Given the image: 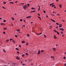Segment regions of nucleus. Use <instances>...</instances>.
I'll list each match as a JSON object with an SVG mask.
<instances>
[{
	"label": "nucleus",
	"instance_id": "nucleus-1",
	"mask_svg": "<svg viewBox=\"0 0 66 66\" xmlns=\"http://www.w3.org/2000/svg\"><path fill=\"white\" fill-rule=\"evenodd\" d=\"M26 6H27V5H24V6H23V8L24 9V10H26V9H27Z\"/></svg>",
	"mask_w": 66,
	"mask_h": 66
},
{
	"label": "nucleus",
	"instance_id": "nucleus-2",
	"mask_svg": "<svg viewBox=\"0 0 66 66\" xmlns=\"http://www.w3.org/2000/svg\"><path fill=\"white\" fill-rule=\"evenodd\" d=\"M32 17V16L31 15H30L29 16H28L26 17V18H30L31 17Z\"/></svg>",
	"mask_w": 66,
	"mask_h": 66
},
{
	"label": "nucleus",
	"instance_id": "nucleus-3",
	"mask_svg": "<svg viewBox=\"0 0 66 66\" xmlns=\"http://www.w3.org/2000/svg\"><path fill=\"white\" fill-rule=\"evenodd\" d=\"M62 24H59V27L60 28H61V27H62Z\"/></svg>",
	"mask_w": 66,
	"mask_h": 66
},
{
	"label": "nucleus",
	"instance_id": "nucleus-4",
	"mask_svg": "<svg viewBox=\"0 0 66 66\" xmlns=\"http://www.w3.org/2000/svg\"><path fill=\"white\" fill-rule=\"evenodd\" d=\"M16 59L17 60H20V58H19L18 57H16Z\"/></svg>",
	"mask_w": 66,
	"mask_h": 66
},
{
	"label": "nucleus",
	"instance_id": "nucleus-5",
	"mask_svg": "<svg viewBox=\"0 0 66 66\" xmlns=\"http://www.w3.org/2000/svg\"><path fill=\"white\" fill-rule=\"evenodd\" d=\"M51 20L52 21L54 22H55V21H54V20H52V19H51Z\"/></svg>",
	"mask_w": 66,
	"mask_h": 66
},
{
	"label": "nucleus",
	"instance_id": "nucleus-6",
	"mask_svg": "<svg viewBox=\"0 0 66 66\" xmlns=\"http://www.w3.org/2000/svg\"><path fill=\"white\" fill-rule=\"evenodd\" d=\"M3 29L4 30H6V29H7V28H6V27H4L3 28Z\"/></svg>",
	"mask_w": 66,
	"mask_h": 66
},
{
	"label": "nucleus",
	"instance_id": "nucleus-7",
	"mask_svg": "<svg viewBox=\"0 0 66 66\" xmlns=\"http://www.w3.org/2000/svg\"><path fill=\"white\" fill-rule=\"evenodd\" d=\"M60 30H62V31H64V29L62 28H61L60 29Z\"/></svg>",
	"mask_w": 66,
	"mask_h": 66
},
{
	"label": "nucleus",
	"instance_id": "nucleus-8",
	"mask_svg": "<svg viewBox=\"0 0 66 66\" xmlns=\"http://www.w3.org/2000/svg\"><path fill=\"white\" fill-rule=\"evenodd\" d=\"M53 50H54V51H55L56 50V48H53Z\"/></svg>",
	"mask_w": 66,
	"mask_h": 66
},
{
	"label": "nucleus",
	"instance_id": "nucleus-9",
	"mask_svg": "<svg viewBox=\"0 0 66 66\" xmlns=\"http://www.w3.org/2000/svg\"><path fill=\"white\" fill-rule=\"evenodd\" d=\"M12 42L14 43H16V42L14 40H13Z\"/></svg>",
	"mask_w": 66,
	"mask_h": 66
},
{
	"label": "nucleus",
	"instance_id": "nucleus-10",
	"mask_svg": "<svg viewBox=\"0 0 66 66\" xmlns=\"http://www.w3.org/2000/svg\"><path fill=\"white\" fill-rule=\"evenodd\" d=\"M38 18H39V19H40V20H41L42 19H41V18H40V17H39V16H38Z\"/></svg>",
	"mask_w": 66,
	"mask_h": 66
},
{
	"label": "nucleus",
	"instance_id": "nucleus-11",
	"mask_svg": "<svg viewBox=\"0 0 66 66\" xmlns=\"http://www.w3.org/2000/svg\"><path fill=\"white\" fill-rule=\"evenodd\" d=\"M25 42L24 41H22V44H23V43H24Z\"/></svg>",
	"mask_w": 66,
	"mask_h": 66
},
{
	"label": "nucleus",
	"instance_id": "nucleus-12",
	"mask_svg": "<svg viewBox=\"0 0 66 66\" xmlns=\"http://www.w3.org/2000/svg\"><path fill=\"white\" fill-rule=\"evenodd\" d=\"M59 6H60V7L61 8H62V4H60V5H59Z\"/></svg>",
	"mask_w": 66,
	"mask_h": 66
},
{
	"label": "nucleus",
	"instance_id": "nucleus-13",
	"mask_svg": "<svg viewBox=\"0 0 66 66\" xmlns=\"http://www.w3.org/2000/svg\"><path fill=\"white\" fill-rule=\"evenodd\" d=\"M39 53H40V51L39 50L38 51V54H39Z\"/></svg>",
	"mask_w": 66,
	"mask_h": 66
},
{
	"label": "nucleus",
	"instance_id": "nucleus-14",
	"mask_svg": "<svg viewBox=\"0 0 66 66\" xmlns=\"http://www.w3.org/2000/svg\"><path fill=\"white\" fill-rule=\"evenodd\" d=\"M53 4H54V3H52L51 4H50V6H51V5H53Z\"/></svg>",
	"mask_w": 66,
	"mask_h": 66
},
{
	"label": "nucleus",
	"instance_id": "nucleus-15",
	"mask_svg": "<svg viewBox=\"0 0 66 66\" xmlns=\"http://www.w3.org/2000/svg\"><path fill=\"white\" fill-rule=\"evenodd\" d=\"M32 13L34 12H36V11L34 10V11H32Z\"/></svg>",
	"mask_w": 66,
	"mask_h": 66
},
{
	"label": "nucleus",
	"instance_id": "nucleus-16",
	"mask_svg": "<svg viewBox=\"0 0 66 66\" xmlns=\"http://www.w3.org/2000/svg\"><path fill=\"white\" fill-rule=\"evenodd\" d=\"M26 55H29V54L27 53H26Z\"/></svg>",
	"mask_w": 66,
	"mask_h": 66
},
{
	"label": "nucleus",
	"instance_id": "nucleus-17",
	"mask_svg": "<svg viewBox=\"0 0 66 66\" xmlns=\"http://www.w3.org/2000/svg\"><path fill=\"white\" fill-rule=\"evenodd\" d=\"M54 38H57V37H56V36L54 35Z\"/></svg>",
	"mask_w": 66,
	"mask_h": 66
},
{
	"label": "nucleus",
	"instance_id": "nucleus-18",
	"mask_svg": "<svg viewBox=\"0 0 66 66\" xmlns=\"http://www.w3.org/2000/svg\"><path fill=\"white\" fill-rule=\"evenodd\" d=\"M27 35L28 36V37H30V35L29 34H27Z\"/></svg>",
	"mask_w": 66,
	"mask_h": 66
},
{
	"label": "nucleus",
	"instance_id": "nucleus-19",
	"mask_svg": "<svg viewBox=\"0 0 66 66\" xmlns=\"http://www.w3.org/2000/svg\"><path fill=\"white\" fill-rule=\"evenodd\" d=\"M53 31H54V32H57V31H56V30H54Z\"/></svg>",
	"mask_w": 66,
	"mask_h": 66
},
{
	"label": "nucleus",
	"instance_id": "nucleus-20",
	"mask_svg": "<svg viewBox=\"0 0 66 66\" xmlns=\"http://www.w3.org/2000/svg\"><path fill=\"white\" fill-rule=\"evenodd\" d=\"M15 49H16V50H19V49L17 48H15Z\"/></svg>",
	"mask_w": 66,
	"mask_h": 66
},
{
	"label": "nucleus",
	"instance_id": "nucleus-21",
	"mask_svg": "<svg viewBox=\"0 0 66 66\" xmlns=\"http://www.w3.org/2000/svg\"><path fill=\"white\" fill-rule=\"evenodd\" d=\"M43 12L44 13H46V11L45 10L43 11Z\"/></svg>",
	"mask_w": 66,
	"mask_h": 66
},
{
	"label": "nucleus",
	"instance_id": "nucleus-22",
	"mask_svg": "<svg viewBox=\"0 0 66 66\" xmlns=\"http://www.w3.org/2000/svg\"><path fill=\"white\" fill-rule=\"evenodd\" d=\"M12 19L13 20H14V18L12 17Z\"/></svg>",
	"mask_w": 66,
	"mask_h": 66
},
{
	"label": "nucleus",
	"instance_id": "nucleus-23",
	"mask_svg": "<svg viewBox=\"0 0 66 66\" xmlns=\"http://www.w3.org/2000/svg\"><path fill=\"white\" fill-rule=\"evenodd\" d=\"M2 7L3 8V9H5V7L4 6H2Z\"/></svg>",
	"mask_w": 66,
	"mask_h": 66
},
{
	"label": "nucleus",
	"instance_id": "nucleus-24",
	"mask_svg": "<svg viewBox=\"0 0 66 66\" xmlns=\"http://www.w3.org/2000/svg\"><path fill=\"white\" fill-rule=\"evenodd\" d=\"M51 57L52 58V59H54V57L52 56H51Z\"/></svg>",
	"mask_w": 66,
	"mask_h": 66
},
{
	"label": "nucleus",
	"instance_id": "nucleus-25",
	"mask_svg": "<svg viewBox=\"0 0 66 66\" xmlns=\"http://www.w3.org/2000/svg\"><path fill=\"white\" fill-rule=\"evenodd\" d=\"M3 51L4 52H5L6 51H5V50H4V49H3Z\"/></svg>",
	"mask_w": 66,
	"mask_h": 66
},
{
	"label": "nucleus",
	"instance_id": "nucleus-26",
	"mask_svg": "<svg viewBox=\"0 0 66 66\" xmlns=\"http://www.w3.org/2000/svg\"><path fill=\"white\" fill-rule=\"evenodd\" d=\"M20 29L16 30V31H20Z\"/></svg>",
	"mask_w": 66,
	"mask_h": 66
},
{
	"label": "nucleus",
	"instance_id": "nucleus-27",
	"mask_svg": "<svg viewBox=\"0 0 66 66\" xmlns=\"http://www.w3.org/2000/svg\"><path fill=\"white\" fill-rule=\"evenodd\" d=\"M6 2H3V3H4V4H6Z\"/></svg>",
	"mask_w": 66,
	"mask_h": 66
},
{
	"label": "nucleus",
	"instance_id": "nucleus-28",
	"mask_svg": "<svg viewBox=\"0 0 66 66\" xmlns=\"http://www.w3.org/2000/svg\"><path fill=\"white\" fill-rule=\"evenodd\" d=\"M1 25H2V24L5 25V24H4L3 23H1Z\"/></svg>",
	"mask_w": 66,
	"mask_h": 66
},
{
	"label": "nucleus",
	"instance_id": "nucleus-29",
	"mask_svg": "<svg viewBox=\"0 0 66 66\" xmlns=\"http://www.w3.org/2000/svg\"><path fill=\"white\" fill-rule=\"evenodd\" d=\"M8 41H9V40L7 39L6 40V42H7Z\"/></svg>",
	"mask_w": 66,
	"mask_h": 66
},
{
	"label": "nucleus",
	"instance_id": "nucleus-30",
	"mask_svg": "<svg viewBox=\"0 0 66 66\" xmlns=\"http://www.w3.org/2000/svg\"><path fill=\"white\" fill-rule=\"evenodd\" d=\"M57 34L58 35H59V34H59V32H57Z\"/></svg>",
	"mask_w": 66,
	"mask_h": 66
},
{
	"label": "nucleus",
	"instance_id": "nucleus-31",
	"mask_svg": "<svg viewBox=\"0 0 66 66\" xmlns=\"http://www.w3.org/2000/svg\"><path fill=\"white\" fill-rule=\"evenodd\" d=\"M41 52H44V50H42L41 51Z\"/></svg>",
	"mask_w": 66,
	"mask_h": 66
},
{
	"label": "nucleus",
	"instance_id": "nucleus-32",
	"mask_svg": "<svg viewBox=\"0 0 66 66\" xmlns=\"http://www.w3.org/2000/svg\"><path fill=\"white\" fill-rule=\"evenodd\" d=\"M10 3H12V4H13L14 3L13 2H10Z\"/></svg>",
	"mask_w": 66,
	"mask_h": 66
},
{
	"label": "nucleus",
	"instance_id": "nucleus-33",
	"mask_svg": "<svg viewBox=\"0 0 66 66\" xmlns=\"http://www.w3.org/2000/svg\"><path fill=\"white\" fill-rule=\"evenodd\" d=\"M15 36L16 37H18V36H17V35H15Z\"/></svg>",
	"mask_w": 66,
	"mask_h": 66
},
{
	"label": "nucleus",
	"instance_id": "nucleus-34",
	"mask_svg": "<svg viewBox=\"0 0 66 66\" xmlns=\"http://www.w3.org/2000/svg\"><path fill=\"white\" fill-rule=\"evenodd\" d=\"M3 22H6V20H3Z\"/></svg>",
	"mask_w": 66,
	"mask_h": 66
},
{
	"label": "nucleus",
	"instance_id": "nucleus-35",
	"mask_svg": "<svg viewBox=\"0 0 66 66\" xmlns=\"http://www.w3.org/2000/svg\"><path fill=\"white\" fill-rule=\"evenodd\" d=\"M56 24H57V25H59V23H56Z\"/></svg>",
	"mask_w": 66,
	"mask_h": 66
},
{
	"label": "nucleus",
	"instance_id": "nucleus-36",
	"mask_svg": "<svg viewBox=\"0 0 66 66\" xmlns=\"http://www.w3.org/2000/svg\"><path fill=\"white\" fill-rule=\"evenodd\" d=\"M58 26H57L55 28H56V29H58Z\"/></svg>",
	"mask_w": 66,
	"mask_h": 66
},
{
	"label": "nucleus",
	"instance_id": "nucleus-37",
	"mask_svg": "<svg viewBox=\"0 0 66 66\" xmlns=\"http://www.w3.org/2000/svg\"><path fill=\"white\" fill-rule=\"evenodd\" d=\"M22 65H23V66H24V65H25V64H24V63H23L22 64Z\"/></svg>",
	"mask_w": 66,
	"mask_h": 66
},
{
	"label": "nucleus",
	"instance_id": "nucleus-38",
	"mask_svg": "<svg viewBox=\"0 0 66 66\" xmlns=\"http://www.w3.org/2000/svg\"><path fill=\"white\" fill-rule=\"evenodd\" d=\"M13 40V39H10V41H11V40Z\"/></svg>",
	"mask_w": 66,
	"mask_h": 66
},
{
	"label": "nucleus",
	"instance_id": "nucleus-39",
	"mask_svg": "<svg viewBox=\"0 0 66 66\" xmlns=\"http://www.w3.org/2000/svg\"><path fill=\"white\" fill-rule=\"evenodd\" d=\"M26 45H27V46H28V43H27L26 44Z\"/></svg>",
	"mask_w": 66,
	"mask_h": 66
},
{
	"label": "nucleus",
	"instance_id": "nucleus-40",
	"mask_svg": "<svg viewBox=\"0 0 66 66\" xmlns=\"http://www.w3.org/2000/svg\"><path fill=\"white\" fill-rule=\"evenodd\" d=\"M44 37H45V38H46V36L45 35H44Z\"/></svg>",
	"mask_w": 66,
	"mask_h": 66
},
{
	"label": "nucleus",
	"instance_id": "nucleus-41",
	"mask_svg": "<svg viewBox=\"0 0 66 66\" xmlns=\"http://www.w3.org/2000/svg\"><path fill=\"white\" fill-rule=\"evenodd\" d=\"M19 47H20V48H21V45H19Z\"/></svg>",
	"mask_w": 66,
	"mask_h": 66
},
{
	"label": "nucleus",
	"instance_id": "nucleus-42",
	"mask_svg": "<svg viewBox=\"0 0 66 66\" xmlns=\"http://www.w3.org/2000/svg\"><path fill=\"white\" fill-rule=\"evenodd\" d=\"M38 15L39 16H40V14L39 13L38 14Z\"/></svg>",
	"mask_w": 66,
	"mask_h": 66
},
{
	"label": "nucleus",
	"instance_id": "nucleus-43",
	"mask_svg": "<svg viewBox=\"0 0 66 66\" xmlns=\"http://www.w3.org/2000/svg\"><path fill=\"white\" fill-rule=\"evenodd\" d=\"M24 55V54H23L22 55V57H23V56Z\"/></svg>",
	"mask_w": 66,
	"mask_h": 66
},
{
	"label": "nucleus",
	"instance_id": "nucleus-44",
	"mask_svg": "<svg viewBox=\"0 0 66 66\" xmlns=\"http://www.w3.org/2000/svg\"><path fill=\"white\" fill-rule=\"evenodd\" d=\"M27 5L28 6H30V4H27Z\"/></svg>",
	"mask_w": 66,
	"mask_h": 66
},
{
	"label": "nucleus",
	"instance_id": "nucleus-45",
	"mask_svg": "<svg viewBox=\"0 0 66 66\" xmlns=\"http://www.w3.org/2000/svg\"><path fill=\"white\" fill-rule=\"evenodd\" d=\"M19 52L18 51L17 52V53L18 54H19Z\"/></svg>",
	"mask_w": 66,
	"mask_h": 66
},
{
	"label": "nucleus",
	"instance_id": "nucleus-46",
	"mask_svg": "<svg viewBox=\"0 0 66 66\" xmlns=\"http://www.w3.org/2000/svg\"><path fill=\"white\" fill-rule=\"evenodd\" d=\"M3 34H5V32H4H4H3Z\"/></svg>",
	"mask_w": 66,
	"mask_h": 66
},
{
	"label": "nucleus",
	"instance_id": "nucleus-47",
	"mask_svg": "<svg viewBox=\"0 0 66 66\" xmlns=\"http://www.w3.org/2000/svg\"><path fill=\"white\" fill-rule=\"evenodd\" d=\"M22 21V19H20V21Z\"/></svg>",
	"mask_w": 66,
	"mask_h": 66
},
{
	"label": "nucleus",
	"instance_id": "nucleus-48",
	"mask_svg": "<svg viewBox=\"0 0 66 66\" xmlns=\"http://www.w3.org/2000/svg\"><path fill=\"white\" fill-rule=\"evenodd\" d=\"M20 4H24V3H20Z\"/></svg>",
	"mask_w": 66,
	"mask_h": 66
},
{
	"label": "nucleus",
	"instance_id": "nucleus-49",
	"mask_svg": "<svg viewBox=\"0 0 66 66\" xmlns=\"http://www.w3.org/2000/svg\"><path fill=\"white\" fill-rule=\"evenodd\" d=\"M56 46H57V47L58 46V45H57V44H56Z\"/></svg>",
	"mask_w": 66,
	"mask_h": 66
},
{
	"label": "nucleus",
	"instance_id": "nucleus-50",
	"mask_svg": "<svg viewBox=\"0 0 66 66\" xmlns=\"http://www.w3.org/2000/svg\"><path fill=\"white\" fill-rule=\"evenodd\" d=\"M63 59H65V56H64L63 57Z\"/></svg>",
	"mask_w": 66,
	"mask_h": 66
},
{
	"label": "nucleus",
	"instance_id": "nucleus-51",
	"mask_svg": "<svg viewBox=\"0 0 66 66\" xmlns=\"http://www.w3.org/2000/svg\"><path fill=\"white\" fill-rule=\"evenodd\" d=\"M33 9H34L33 7H31V9L32 10H33Z\"/></svg>",
	"mask_w": 66,
	"mask_h": 66
},
{
	"label": "nucleus",
	"instance_id": "nucleus-52",
	"mask_svg": "<svg viewBox=\"0 0 66 66\" xmlns=\"http://www.w3.org/2000/svg\"><path fill=\"white\" fill-rule=\"evenodd\" d=\"M38 6L39 7V9H40V6H39V5H38Z\"/></svg>",
	"mask_w": 66,
	"mask_h": 66
},
{
	"label": "nucleus",
	"instance_id": "nucleus-53",
	"mask_svg": "<svg viewBox=\"0 0 66 66\" xmlns=\"http://www.w3.org/2000/svg\"><path fill=\"white\" fill-rule=\"evenodd\" d=\"M61 34H63V32L62 31H61Z\"/></svg>",
	"mask_w": 66,
	"mask_h": 66
},
{
	"label": "nucleus",
	"instance_id": "nucleus-54",
	"mask_svg": "<svg viewBox=\"0 0 66 66\" xmlns=\"http://www.w3.org/2000/svg\"><path fill=\"white\" fill-rule=\"evenodd\" d=\"M18 2V1H16L15 2V3H17Z\"/></svg>",
	"mask_w": 66,
	"mask_h": 66
},
{
	"label": "nucleus",
	"instance_id": "nucleus-55",
	"mask_svg": "<svg viewBox=\"0 0 66 66\" xmlns=\"http://www.w3.org/2000/svg\"><path fill=\"white\" fill-rule=\"evenodd\" d=\"M53 13H56L54 12V11H53Z\"/></svg>",
	"mask_w": 66,
	"mask_h": 66
},
{
	"label": "nucleus",
	"instance_id": "nucleus-56",
	"mask_svg": "<svg viewBox=\"0 0 66 66\" xmlns=\"http://www.w3.org/2000/svg\"><path fill=\"white\" fill-rule=\"evenodd\" d=\"M62 21H63V22H65V21H64V20H62Z\"/></svg>",
	"mask_w": 66,
	"mask_h": 66
},
{
	"label": "nucleus",
	"instance_id": "nucleus-57",
	"mask_svg": "<svg viewBox=\"0 0 66 66\" xmlns=\"http://www.w3.org/2000/svg\"><path fill=\"white\" fill-rule=\"evenodd\" d=\"M64 65H65V66H66V63H65L64 64Z\"/></svg>",
	"mask_w": 66,
	"mask_h": 66
},
{
	"label": "nucleus",
	"instance_id": "nucleus-58",
	"mask_svg": "<svg viewBox=\"0 0 66 66\" xmlns=\"http://www.w3.org/2000/svg\"><path fill=\"white\" fill-rule=\"evenodd\" d=\"M42 34V33H40V34L39 35H41V34Z\"/></svg>",
	"mask_w": 66,
	"mask_h": 66
},
{
	"label": "nucleus",
	"instance_id": "nucleus-59",
	"mask_svg": "<svg viewBox=\"0 0 66 66\" xmlns=\"http://www.w3.org/2000/svg\"><path fill=\"white\" fill-rule=\"evenodd\" d=\"M13 65H15L16 64L15 63H13Z\"/></svg>",
	"mask_w": 66,
	"mask_h": 66
},
{
	"label": "nucleus",
	"instance_id": "nucleus-60",
	"mask_svg": "<svg viewBox=\"0 0 66 66\" xmlns=\"http://www.w3.org/2000/svg\"><path fill=\"white\" fill-rule=\"evenodd\" d=\"M57 15H58V16H59V15H60V14H57Z\"/></svg>",
	"mask_w": 66,
	"mask_h": 66
},
{
	"label": "nucleus",
	"instance_id": "nucleus-61",
	"mask_svg": "<svg viewBox=\"0 0 66 66\" xmlns=\"http://www.w3.org/2000/svg\"><path fill=\"white\" fill-rule=\"evenodd\" d=\"M21 64H22V61H21Z\"/></svg>",
	"mask_w": 66,
	"mask_h": 66
},
{
	"label": "nucleus",
	"instance_id": "nucleus-62",
	"mask_svg": "<svg viewBox=\"0 0 66 66\" xmlns=\"http://www.w3.org/2000/svg\"><path fill=\"white\" fill-rule=\"evenodd\" d=\"M23 26L24 27H25V25H23Z\"/></svg>",
	"mask_w": 66,
	"mask_h": 66
},
{
	"label": "nucleus",
	"instance_id": "nucleus-63",
	"mask_svg": "<svg viewBox=\"0 0 66 66\" xmlns=\"http://www.w3.org/2000/svg\"><path fill=\"white\" fill-rule=\"evenodd\" d=\"M24 20V21L25 22H26V21H25V20Z\"/></svg>",
	"mask_w": 66,
	"mask_h": 66
},
{
	"label": "nucleus",
	"instance_id": "nucleus-64",
	"mask_svg": "<svg viewBox=\"0 0 66 66\" xmlns=\"http://www.w3.org/2000/svg\"><path fill=\"white\" fill-rule=\"evenodd\" d=\"M1 19H2V18H0V20H1Z\"/></svg>",
	"mask_w": 66,
	"mask_h": 66
}]
</instances>
